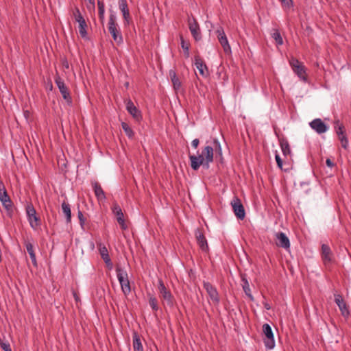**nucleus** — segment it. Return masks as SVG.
Returning <instances> with one entry per match:
<instances>
[{
  "mask_svg": "<svg viewBox=\"0 0 351 351\" xmlns=\"http://www.w3.org/2000/svg\"><path fill=\"white\" fill-rule=\"evenodd\" d=\"M191 167L197 171L201 165L206 169L209 168V165L213 161V148L207 145L202 150L201 154L189 155Z\"/></svg>",
  "mask_w": 351,
  "mask_h": 351,
  "instance_id": "1",
  "label": "nucleus"
},
{
  "mask_svg": "<svg viewBox=\"0 0 351 351\" xmlns=\"http://www.w3.org/2000/svg\"><path fill=\"white\" fill-rule=\"evenodd\" d=\"M117 16L114 12L110 10L108 20V31L112 35L113 40L120 44L123 42V37L121 34L120 29L116 23Z\"/></svg>",
  "mask_w": 351,
  "mask_h": 351,
  "instance_id": "2",
  "label": "nucleus"
},
{
  "mask_svg": "<svg viewBox=\"0 0 351 351\" xmlns=\"http://www.w3.org/2000/svg\"><path fill=\"white\" fill-rule=\"evenodd\" d=\"M116 273L123 294L125 295H129V293L131 292V287L128 279V273L126 271L119 267L116 268Z\"/></svg>",
  "mask_w": 351,
  "mask_h": 351,
  "instance_id": "3",
  "label": "nucleus"
},
{
  "mask_svg": "<svg viewBox=\"0 0 351 351\" xmlns=\"http://www.w3.org/2000/svg\"><path fill=\"white\" fill-rule=\"evenodd\" d=\"M26 215L30 227L34 230H37L40 226V218L37 215L36 210L32 204H27L25 207Z\"/></svg>",
  "mask_w": 351,
  "mask_h": 351,
  "instance_id": "4",
  "label": "nucleus"
},
{
  "mask_svg": "<svg viewBox=\"0 0 351 351\" xmlns=\"http://www.w3.org/2000/svg\"><path fill=\"white\" fill-rule=\"evenodd\" d=\"M289 64L293 71L298 75V77L302 81L306 82V68L302 62H300L298 59L292 57L289 60Z\"/></svg>",
  "mask_w": 351,
  "mask_h": 351,
  "instance_id": "5",
  "label": "nucleus"
},
{
  "mask_svg": "<svg viewBox=\"0 0 351 351\" xmlns=\"http://www.w3.org/2000/svg\"><path fill=\"white\" fill-rule=\"evenodd\" d=\"M158 290L161 298L164 300V304L169 307H173L175 304L174 297L170 291L166 288L162 280H158Z\"/></svg>",
  "mask_w": 351,
  "mask_h": 351,
  "instance_id": "6",
  "label": "nucleus"
},
{
  "mask_svg": "<svg viewBox=\"0 0 351 351\" xmlns=\"http://www.w3.org/2000/svg\"><path fill=\"white\" fill-rule=\"evenodd\" d=\"M263 332L265 336L263 340L265 347L269 350L273 349L276 343L272 329L268 324L263 325Z\"/></svg>",
  "mask_w": 351,
  "mask_h": 351,
  "instance_id": "7",
  "label": "nucleus"
},
{
  "mask_svg": "<svg viewBox=\"0 0 351 351\" xmlns=\"http://www.w3.org/2000/svg\"><path fill=\"white\" fill-rule=\"evenodd\" d=\"M0 201L8 214H10L12 210V203L1 181H0Z\"/></svg>",
  "mask_w": 351,
  "mask_h": 351,
  "instance_id": "8",
  "label": "nucleus"
},
{
  "mask_svg": "<svg viewBox=\"0 0 351 351\" xmlns=\"http://www.w3.org/2000/svg\"><path fill=\"white\" fill-rule=\"evenodd\" d=\"M230 204L236 217L239 219H243L245 217V212L241 199L237 196H234L231 200Z\"/></svg>",
  "mask_w": 351,
  "mask_h": 351,
  "instance_id": "9",
  "label": "nucleus"
},
{
  "mask_svg": "<svg viewBox=\"0 0 351 351\" xmlns=\"http://www.w3.org/2000/svg\"><path fill=\"white\" fill-rule=\"evenodd\" d=\"M217 37L219 43L221 44L225 53L229 54L231 53V47L229 45L227 36L222 27H219L216 30Z\"/></svg>",
  "mask_w": 351,
  "mask_h": 351,
  "instance_id": "10",
  "label": "nucleus"
},
{
  "mask_svg": "<svg viewBox=\"0 0 351 351\" xmlns=\"http://www.w3.org/2000/svg\"><path fill=\"white\" fill-rule=\"evenodd\" d=\"M55 83L58 87L59 90L62 94L64 99L66 100L67 102L71 103V97L70 96L69 91L64 82V80L59 75H57L55 77Z\"/></svg>",
  "mask_w": 351,
  "mask_h": 351,
  "instance_id": "11",
  "label": "nucleus"
},
{
  "mask_svg": "<svg viewBox=\"0 0 351 351\" xmlns=\"http://www.w3.org/2000/svg\"><path fill=\"white\" fill-rule=\"evenodd\" d=\"M189 28L190 32L196 41L202 39L199 26L194 17L189 18L188 20Z\"/></svg>",
  "mask_w": 351,
  "mask_h": 351,
  "instance_id": "12",
  "label": "nucleus"
},
{
  "mask_svg": "<svg viewBox=\"0 0 351 351\" xmlns=\"http://www.w3.org/2000/svg\"><path fill=\"white\" fill-rule=\"evenodd\" d=\"M203 286L213 302L218 304L220 299L217 289L208 282H204Z\"/></svg>",
  "mask_w": 351,
  "mask_h": 351,
  "instance_id": "13",
  "label": "nucleus"
},
{
  "mask_svg": "<svg viewBox=\"0 0 351 351\" xmlns=\"http://www.w3.org/2000/svg\"><path fill=\"white\" fill-rule=\"evenodd\" d=\"M112 210L113 214L116 216L117 222L121 226V228L126 230L128 226L125 222L123 213L117 203L113 204Z\"/></svg>",
  "mask_w": 351,
  "mask_h": 351,
  "instance_id": "14",
  "label": "nucleus"
},
{
  "mask_svg": "<svg viewBox=\"0 0 351 351\" xmlns=\"http://www.w3.org/2000/svg\"><path fill=\"white\" fill-rule=\"evenodd\" d=\"M309 125L318 134H323L328 130V126L321 119H313Z\"/></svg>",
  "mask_w": 351,
  "mask_h": 351,
  "instance_id": "15",
  "label": "nucleus"
},
{
  "mask_svg": "<svg viewBox=\"0 0 351 351\" xmlns=\"http://www.w3.org/2000/svg\"><path fill=\"white\" fill-rule=\"evenodd\" d=\"M335 303L337 304L341 313V315L345 317H348L350 315V312L342 296L339 294L335 295Z\"/></svg>",
  "mask_w": 351,
  "mask_h": 351,
  "instance_id": "16",
  "label": "nucleus"
},
{
  "mask_svg": "<svg viewBox=\"0 0 351 351\" xmlns=\"http://www.w3.org/2000/svg\"><path fill=\"white\" fill-rule=\"evenodd\" d=\"M322 258L326 265L332 261L333 255L332 251L330 247L326 244L322 245Z\"/></svg>",
  "mask_w": 351,
  "mask_h": 351,
  "instance_id": "17",
  "label": "nucleus"
},
{
  "mask_svg": "<svg viewBox=\"0 0 351 351\" xmlns=\"http://www.w3.org/2000/svg\"><path fill=\"white\" fill-rule=\"evenodd\" d=\"M276 245L285 249L290 247V241L289 238L284 232H277L276 234Z\"/></svg>",
  "mask_w": 351,
  "mask_h": 351,
  "instance_id": "18",
  "label": "nucleus"
},
{
  "mask_svg": "<svg viewBox=\"0 0 351 351\" xmlns=\"http://www.w3.org/2000/svg\"><path fill=\"white\" fill-rule=\"evenodd\" d=\"M195 65L196 69L198 70L199 74L206 77L208 75V71L206 65L204 62L203 60L199 56L195 58Z\"/></svg>",
  "mask_w": 351,
  "mask_h": 351,
  "instance_id": "19",
  "label": "nucleus"
},
{
  "mask_svg": "<svg viewBox=\"0 0 351 351\" xmlns=\"http://www.w3.org/2000/svg\"><path fill=\"white\" fill-rule=\"evenodd\" d=\"M119 9L123 14V16L125 21V24L128 25L130 21V14L128 8V3L126 0L119 1Z\"/></svg>",
  "mask_w": 351,
  "mask_h": 351,
  "instance_id": "20",
  "label": "nucleus"
},
{
  "mask_svg": "<svg viewBox=\"0 0 351 351\" xmlns=\"http://www.w3.org/2000/svg\"><path fill=\"white\" fill-rule=\"evenodd\" d=\"M195 237L197 241V243L200 248L203 251H206L208 248L207 241L202 232V231L200 229H197L195 230Z\"/></svg>",
  "mask_w": 351,
  "mask_h": 351,
  "instance_id": "21",
  "label": "nucleus"
},
{
  "mask_svg": "<svg viewBox=\"0 0 351 351\" xmlns=\"http://www.w3.org/2000/svg\"><path fill=\"white\" fill-rule=\"evenodd\" d=\"M126 109L128 112L136 120H138L141 117L139 110L130 99L126 101Z\"/></svg>",
  "mask_w": 351,
  "mask_h": 351,
  "instance_id": "22",
  "label": "nucleus"
},
{
  "mask_svg": "<svg viewBox=\"0 0 351 351\" xmlns=\"http://www.w3.org/2000/svg\"><path fill=\"white\" fill-rule=\"evenodd\" d=\"M93 187L95 195L96 197L97 198V199L99 201H104L106 197L105 193H104V190L102 189L101 185L98 182H95L93 183Z\"/></svg>",
  "mask_w": 351,
  "mask_h": 351,
  "instance_id": "23",
  "label": "nucleus"
},
{
  "mask_svg": "<svg viewBox=\"0 0 351 351\" xmlns=\"http://www.w3.org/2000/svg\"><path fill=\"white\" fill-rule=\"evenodd\" d=\"M169 77L171 78L174 89L176 90H179L181 87L182 84L178 77H177L176 71L173 70H170Z\"/></svg>",
  "mask_w": 351,
  "mask_h": 351,
  "instance_id": "24",
  "label": "nucleus"
},
{
  "mask_svg": "<svg viewBox=\"0 0 351 351\" xmlns=\"http://www.w3.org/2000/svg\"><path fill=\"white\" fill-rule=\"evenodd\" d=\"M27 252H28L30 258L32 260V264L36 267L37 266V261L36 258V254L34 251V247L33 245L29 242H25V243Z\"/></svg>",
  "mask_w": 351,
  "mask_h": 351,
  "instance_id": "25",
  "label": "nucleus"
},
{
  "mask_svg": "<svg viewBox=\"0 0 351 351\" xmlns=\"http://www.w3.org/2000/svg\"><path fill=\"white\" fill-rule=\"evenodd\" d=\"M77 22L78 23V30L80 36L83 38H87V24L85 19Z\"/></svg>",
  "mask_w": 351,
  "mask_h": 351,
  "instance_id": "26",
  "label": "nucleus"
},
{
  "mask_svg": "<svg viewBox=\"0 0 351 351\" xmlns=\"http://www.w3.org/2000/svg\"><path fill=\"white\" fill-rule=\"evenodd\" d=\"M98 11H99V18L101 21V23L104 25L105 21V5L103 1H97Z\"/></svg>",
  "mask_w": 351,
  "mask_h": 351,
  "instance_id": "27",
  "label": "nucleus"
},
{
  "mask_svg": "<svg viewBox=\"0 0 351 351\" xmlns=\"http://www.w3.org/2000/svg\"><path fill=\"white\" fill-rule=\"evenodd\" d=\"M133 348L134 351H143L140 337L136 333L133 336Z\"/></svg>",
  "mask_w": 351,
  "mask_h": 351,
  "instance_id": "28",
  "label": "nucleus"
},
{
  "mask_svg": "<svg viewBox=\"0 0 351 351\" xmlns=\"http://www.w3.org/2000/svg\"><path fill=\"white\" fill-rule=\"evenodd\" d=\"M62 210L66 217V221L70 222L71 219V212L70 205L65 202L62 204Z\"/></svg>",
  "mask_w": 351,
  "mask_h": 351,
  "instance_id": "29",
  "label": "nucleus"
},
{
  "mask_svg": "<svg viewBox=\"0 0 351 351\" xmlns=\"http://www.w3.org/2000/svg\"><path fill=\"white\" fill-rule=\"evenodd\" d=\"M271 37L276 41L277 45H282L283 44V39L278 29H274V32L271 34Z\"/></svg>",
  "mask_w": 351,
  "mask_h": 351,
  "instance_id": "30",
  "label": "nucleus"
},
{
  "mask_svg": "<svg viewBox=\"0 0 351 351\" xmlns=\"http://www.w3.org/2000/svg\"><path fill=\"white\" fill-rule=\"evenodd\" d=\"M280 147L285 156L289 155L291 153L289 144L287 141L282 140L280 141Z\"/></svg>",
  "mask_w": 351,
  "mask_h": 351,
  "instance_id": "31",
  "label": "nucleus"
},
{
  "mask_svg": "<svg viewBox=\"0 0 351 351\" xmlns=\"http://www.w3.org/2000/svg\"><path fill=\"white\" fill-rule=\"evenodd\" d=\"M242 282H243V291L245 292V293L252 300L253 299V297L251 294V289L250 288V285H249V282L247 281V279L245 278H242Z\"/></svg>",
  "mask_w": 351,
  "mask_h": 351,
  "instance_id": "32",
  "label": "nucleus"
},
{
  "mask_svg": "<svg viewBox=\"0 0 351 351\" xmlns=\"http://www.w3.org/2000/svg\"><path fill=\"white\" fill-rule=\"evenodd\" d=\"M121 127H122V129L123 130V131L125 132V133L126 134V135L129 138H132L134 136V132L128 123H126L125 122H122Z\"/></svg>",
  "mask_w": 351,
  "mask_h": 351,
  "instance_id": "33",
  "label": "nucleus"
},
{
  "mask_svg": "<svg viewBox=\"0 0 351 351\" xmlns=\"http://www.w3.org/2000/svg\"><path fill=\"white\" fill-rule=\"evenodd\" d=\"M180 44L181 47L184 51V55L186 58L189 57V43L185 41L182 37L180 36Z\"/></svg>",
  "mask_w": 351,
  "mask_h": 351,
  "instance_id": "34",
  "label": "nucleus"
},
{
  "mask_svg": "<svg viewBox=\"0 0 351 351\" xmlns=\"http://www.w3.org/2000/svg\"><path fill=\"white\" fill-rule=\"evenodd\" d=\"M149 304L153 311H157L158 310V300L154 295H149Z\"/></svg>",
  "mask_w": 351,
  "mask_h": 351,
  "instance_id": "35",
  "label": "nucleus"
},
{
  "mask_svg": "<svg viewBox=\"0 0 351 351\" xmlns=\"http://www.w3.org/2000/svg\"><path fill=\"white\" fill-rule=\"evenodd\" d=\"M335 128L336 130V133L338 136H340L341 134H344V127L343 124L340 123L339 121H337L335 123Z\"/></svg>",
  "mask_w": 351,
  "mask_h": 351,
  "instance_id": "36",
  "label": "nucleus"
},
{
  "mask_svg": "<svg viewBox=\"0 0 351 351\" xmlns=\"http://www.w3.org/2000/svg\"><path fill=\"white\" fill-rule=\"evenodd\" d=\"M97 244L101 256H103L104 255H106L108 254V251L104 243H102L101 242H97Z\"/></svg>",
  "mask_w": 351,
  "mask_h": 351,
  "instance_id": "37",
  "label": "nucleus"
},
{
  "mask_svg": "<svg viewBox=\"0 0 351 351\" xmlns=\"http://www.w3.org/2000/svg\"><path fill=\"white\" fill-rule=\"evenodd\" d=\"M101 257L103 259V261H104V263H106L107 267L109 269H112V267H113V265H112L111 259H110V258L109 256V254H108L104 255L103 256H101Z\"/></svg>",
  "mask_w": 351,
  "mask_h": 351,
  "instance_id": "38",
  "label": "nucleus"
},
{
  "mask_svg": "<svg viewBox=\"0 0 351 351\" xmlns=\"http://www.w3.org/2000/svg\"><path fill=\"white\" fill-rule=\"evenodd\" d=\"M0 346L4 351H12L9 342L0 340Z\"/></svg>",
  "mask_w": 351,
  "mask_h": 351,
  "instance_id": "39",
  "label": "nucleus"
},
{
  "mask_svg": "<svg viewBox=\"0 0 351 351\" xmlns=\"http://www.w3.org/2000/svg\"><path fill=\"white\" fill-rule=\"evenodd\" d=\"M73 16L76 22L84 19L77 8L73 11Z\"/></svg>",
  "mask_w": 351,
  "mask_h": 351,
  "instance_id": "40",
  "label": "nucleus"
},
{
  "mask_svg": "<svg viewBox=\"0 0 351 351\" xmlns=\"http://www.w3.org/2000/svg\"><path fill=\"white\" fill-rule=\"evenodd\" d=\"M285 8H289L292 5V0H280Z\"/></svg>",
  "mask_w": 351,
  "mask_h": 351,
  "instance_id": "41",
  "label": "nucleus"
},
{
  "mask_svg": "<svg viewBox=\"0 0 351 351\" xmlns=\"http://www.w3.org/2000/svg\"><path fill=\"white\" fill-rule=\"evenodd\" d=\"M77 217H78V219L80 220V223L81 226L83 227V226H84V224L85 223V219L84 217V215H83L82 213L80 210L78 211Z\"/></svg>",
  "mask_w": 351,
  "mask_h": 351,
  "instance_id": "42",
  "label": "nucleus"
},
{
  "mask_svg": "<svg viewBox=\"0 0 351 351\" xmlns=\"http://www.w3.org/2000/svg\"><path fill=\"white\" fill-rule=\"evenodd\" d=\"M275 159H276V163L278 165V167L280 169H282V160L280 158L279 154H276Z\"/></svg>",
  "mask_w": 351,
  "mask_h": 351,
  "instance_id": "43",
  "label": "nucleus"
},
{
  "mask_svg": "<svg viewBox=\"0 0 351 351\" xmlns=\"http://www.w3.org/2000/svg\"><path fill=\"white\" fill-rule=\"evenodd\" d=\"M199 144V141L197 138H195V139L193 140L192 142H191V145L195 149H196L198 147Z\"/></svg>",
  "mask_w": 351,
  "mask_h": 351,
  "instance_id": "44",
  "label": "nucleus"
},
{
  "mask_svg": "<svg viewBox=\"0 0 351 351\" xmlns=\"http://www.w3.org/2000/svg\"><path fill=\"white\" fill-rule=\"evenodd\" d=\"M341 145L343 148L346 149L348 147V139H344L343 141H341Z\"/></svg>",
  "mask_w": 351,
  "mask_h": 351,
  "instance_id": "45",
  "label": "nucleus"
},
{
  "mask_svg": "<svg viewBox=\"0 0 351 351\" xmlns=\"http://www.w3.org/2000/svg\"><path fill=\"white\" fill-rule=\"evenodd\" d=\"M326 165L328 167H334V163L333 162L329 159V158H327L326 160Z\"/></svg>",
  "mask_w": 351,
  "mask_h": 351,
  "instance_id": "46",
  "label": "nucleus"
},
{
  "mask_svg": "<svg viewBox=\"0 0 351 351\" xmlns=\"http://www.w3.org/2000/svg\"><path fill=\"white\" fill-rule=\"evenodd\" d=\"M338 137H339V139L340 142L341 141H343L344 139H348L347 137L344 135V134H341L340 136H338Z\"/></svg>",
  "mask_w": 351,
  "mask_h": 351,
  "instance_id": "47",
  "label": "nucleus"
},
{
  "mask_svg": "<svg viewBox=\"0 0 351 351\" xmlns=\"http://www.w3.org/2000/svg\"><path fill=\"white\" fill-rule=\"evenodd\" d=\"M264 306H265V308L267 310H269V309H270V308H271L270 305H269L268 303H267V302H265V303H264Z\"/></svg>",
  "mask_w": 351,
  "mask_h": 351,
  "instance_id": "48",
  "label": "nucleus"
},
{
  "mask_svg": "<svg viewBox=\"0 0 351 351\" xmlns=\"http://www.w3.org/2000/svg\"><path fill=\"white\" fill-rule=\"evenodd\" d=\"M214 143H216V144H217V146H218V147H219V148L221 149V146H220V144H219V143L218 142V141H217V140H215V141H214Z\"/></svg>",
  "mask_w": 351,
  "mask_h": 351,
  "instance_id": "49",
  "label": "nucleus"
}]
</instances>
